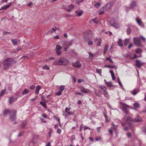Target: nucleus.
Listing matches in <instances>:
<instances>
[{
    "mask_svg": "<svg viewBox=\"0 0 146 146\" xmlns=\"http://www.w3.org/2000/svg\"><path fill=\"white\" fill-rule=\"evenodd\" d=\"M104 13V11L103 10H101L99 13V14L101 15L103 14Z\"/></svg>",
    "mask_w": 146,
    "mask_h": 146,
    "instance_id": "nucleus-54",
    "label": "nucleus"
},
{
    "mask_svg": "<svg viewBox=\"0 0 146 146\" xmlns=\"http://www.w3.org/2000/svg\"><path fill=\"white\" fill-rule=\"evenodd\" d=\"M136 66L138 68H140L141 66L144 64V63L142 62L141 60H136L135 61Z\"/></svg>",
    "mask_w": 146,
    "mask_h": 146,
    "instance_id": "nucleus-8",
    "label": "nucleus"
},
{
    "mask_svg": "<svg viewBox=\"0 0 146 146\" xmlns=\"http://www.w3.org/2000/svg\"><path fill=\"white\" fill-rule=\"evenodd\" d=\"M68 7L70 9H73L74 8V6L72 5H70L68 6Z\"/></svg>",
    "mask_w": 146,
    "mask_h": 146,
    "instance_id": "nucleus-52",
    "label": "nucleus"
},
{
    "mask_svg": "<svg viewBox=\"0 0 146 146\" xmlns=\"http://www.w3.org/2000/svg\"><path fill=\"white\" fill-rule=\"evenodd\" d=\"M93 44V42L91 40H89L88 42V44L90 45H92Z\"/></svg>",
    "mask_w": 146,
    "mask_h": 146,
    "instance_id": "nucleus-55",
    "label": "nucleus"
},
{
    "mask_svg": "<svg viewBox=\"0 0 146 146\" xmlns=\"http://www.w3.org/2000/svg\"><path fill=\"white\" fill-rule=\"evenodd\" d=\"M139 37L144 42H145V38L144 37L141 35L139 36Z\"/></svg>",
    "mask_w": 146,
    "mask_h": 146,
    "instance_id": "nucleus-42",
    "label": "nucleus"
},
{
    "mask_svg": "<svg viewBox=\"0 0 146 146\" xmlns=\"http://www.w3.org/2000/svg\"><path fill=\"white\" fill-rule=\"evenodd\" d=\"M9 110L8 109H6L3 112V114L4 115H7L9 112Z\"/></svg>",
    "mask_w": 146,
    "mask_h": 146,
    "instance_id": "nucleus-25",
    "label": "nucleus"
},
{
    "mask_svg": "<svg viewBox=\"0 0 146 146\" xmlns=\"http://www.w3.org/2000/svg\"><path fill=\"white\" fill-rule=\"evenodd\" d=\"M131 31L130 29V27H128L127 28V34L128 35H129L131 33Z\"/></svg>",
    "mask_w": 146,
    "mask_h": 146,
    "instance_id": "nucleus-37",
    "label": "nucleus"
},
{
    "mask_svg": "<svg viewBox=\"0 0 146 146\" xmlns=\"http://www.w3.org/2000/svg\"><path fill=\"white\" fill-rule=\"evenodd\" d=\"M84 0H76L75 3L76 4H79Z\"/></svg>",
    "mask_w": 146,
    "mask_h": 146,
    "instance_id": "nucleus-33",
    "label": "nucleus"
},
{
    "mask_svg": "<svg viewBox=\"0 0 146 146\" xmlns=\"http://www.w3.org/2000/svg\"><path fill=\"white\" fill-rule=\"evenodd\" d=\"M136 3L135 1H132L130 5L131 7V8H133L136 7Z\"/></svg>",
    "mask_w": 146,
    "mask_h": 146,
    "instance_id": "nucleus-15",
    "label": "nucleus"
},
{
    "mask_svg": "<svg viewBox=\"0 0 146 146\" xmlns=\"http://www.w3.org/2000/svg\"><path fill=\"white\" fill-rule=\"evenodd\" d=\"M24 134V132H21V133H19L18 134V136L19 137H21V136H23Z\"/></svg>",
    "mask_w": 146,
    "mask_h": 146,
    "instance_id": "nucleus-49",
    "label": "nucleus"
},
{
    "mask_svg": "<svg viewBox=\"0 0 146 146\" xmlns=\"http://www.w3.org/2000/svg\"><path fill=\"white\" fill-rule=\"evenodd\" d=\"M62 48V47L59 45H57L56 46V49L57 50H61Z\"/></svg>",
    "mask_w": 146,
    "mask_h": 146,
    "instance_id": "nucleus-26",
    "label": "nucleus"
},
{
    "mask_svg": "<svg viewBox=\"0 0 146 146\" xmlns=\"http://www.w3.org/2000/svg\"><path fill=\"white\" fill-rule=\"evenodd\" d=\"M16 111L15 110H13L10 113V119L13 121L16 119Z\"/></svg>",
    "mask_w": 146,
    "mask_h": 146,
    "instance_id": "nucleus-6",
    "label": "nucleus"
},
{
    "mask_svg": "<svg viewBox=\"0 0 146 146\" xmlns=\"http://www.w3.org/2000/svg\"><path fill=\"white\" fill-rule=\"evenodd\" d=\"M102 40L101 39H100L98 41V43L97 44V45L98 46H99L100 45V44Z\"/></svg>",
    "mask_w": 146,
    "mask_h": 146,
    "instance_id": "nucleus-40",
    "label": "nucleus"
},
{
    "mask_svg": "<svg viewBox=\"0 0 146 146\" xmlns=\"http://www.w3.org/2000/svg\"><path fill=\"white\" fill-rule=\"evenodd\" d=\"M64 86L61 85L59 86V91L62 92L64 90Z\"/></svg>",
    "mask_w": 146,
    "mask_h": 146,
    "instance_id": "nucleus-24",
    "label": "nucleus"
},
{
    "mask_svg": "<svg viewBox=\"0 0 146 146\" xmlns=\"http://www.w3.org/2000/svg\"><path fill=\"white\" fill-rule=\"evenodd\" d=\"M72 80H73L74 82H76V79L73 76L72 77Z\"/></svg>",
    "mask_w": 146,
    "mask_h": 146,
    "instance_id": "nucleus-60",
    "label": "nucleus"
},
{
    "mask_svg": "<svg viewBox=\"0 0 146 146\" xmlns=\"http://www.w3.org/2000/svg\"><path fill=\"white\" fill-rule=\"evenodd\" d=\"M127 56L129 57L131 59H132V57L131 56L130 53H128L127 55Z\"/></svg>",
    "mask_w": 146,
    "mask_h": 146,
    "instance_id": "nucleus-59",
    "label": "nucleus"
},
{
    "mask_svg": "<svg viewBox=\"0 0 146 146\" xmlns=\"http://www.w3.org/2000/svg\"><path fill=\"white\" fill-rule=\"evenodd\" d=\"M81 64L79 62H76L72 63V66L74 67L79 68L81 67Z\"/></svg>",
    "mask_w": 146,
    "mask_h": 146,
    "instance_id": "nucleus-10",
    "label": "nucleus"
},
{
    "mask_svg": "<svg viewBox=\"0 0 146 146\" xmlns=\"http://www.w3.org/2000/svg\"><path fill=\"white\" fill-rule=\"evenodd\" d=\"M133 46V44H130L128 46V48L130 49L131 47Z\"/></svg>",
    "mask_w": 146,
    "mask_h": 146,
    "instance_id": "nucleus-64",
    "label": "nucleus"
},
{
    "mask_svg": "<svg viewBox=\"0 0 146 146\" xmlns=\"http://www.w3.org/2000/svg\"><path fill=\"white\" fill-rule=\"evenodd\" d=\"M61 130L60 129H58L57 131V133L60 134L61 133Z\"/></svg>",
    "mask_w": 146,
    "mask_h": 146,
    "instance_id": "nucleus-56",
    "label": "nucleus"
},
{
    "mask_svg": "<svg viewBox=\"0 0 146 146\" xmlns=\"http://www.w3.org/2000/svg\"><path fill=\"white\" fill-rule=\"evenodd\" d=\"M72 43V40H66L63 42L62 46L64 49L66 50L68 48L69 46Z\"/></svg>",
    "mask_w": 146,
    "mask_h": 146,
    "instance_id": "nucleus-2",
    "label": "nucleus"
},
{
    "mask_svg": "<svg viewBox=\"0 0 146 146\" xmlns=\"http://www.w3.org/2000/svg\"><path fill=\"white\" fill-rule=\"evenodd\" d=\"M68 62V61L66 58H61L58 60L57 64L60 65H65L67 64Z\"/></svg>",
    "mask_w": 146,
    "mask_h": 146,
    "instance_id": "nucleus-4",
    "label": "nucleus"
},
{
    "mask_svg": "<svg viewBox=\"0 0 146 146\" xmlns=\"http://www.w3.org/2000/svg\"><path fill=\"white\" fill-rule=\"evenodd\" d=\"M105 66L106 67H108V68H115V66L114 65L111 66L110 65H105Z\"/></svg>",
    "mask_w": 146,
    "mask_h": 146,
    "instance_id": "nucleus-28",
    "label": "nucleus"
},
{
    "mask_svg": "<svg viewBox=\"0 0 146 146\" xmlns=\"http://www.w3.org/2000/svg\"><path fill=\"white\" fill-rule=\"evenodd\" d=\"M11 41L14 45H15L17 43V40L15 39L12 40Z\"/></svg>",
    "mask_w": 146,
    "mask_h": 146,
    "instance_id": "nucleus-23",
    "label": "nucleus"
},
{
    "mask_svg": "<svg viewBox=\"0 0 146 146\" xmlns=\"http://www.w3.org/2000/svg\"><path fill=\"white\" fill-rule=\"evenodd\" d=\"M104 81L106 82L107 85L110 87H111L113 86V85L112 83L111 82H107L105 80H104Z\"/></svg>",
    "mask_w": 146,
    "mask_h": 146,
    "instance_id": "nucleus-21",
    "label": "nucleus"
},
{
    "mask_svg": "<svg viewBox=\"0 0 146 146\" xmlns=\"http://www.w3.org/2000/svg\"><path fill=\"white\" fill-rule=\"evenodd\" d=\"M129 39L126 38L124 41V45L125 46H126L127 45L128 43L129 42Z\"/></svg>",
    "mask_w": 146,
    "mask_h": 146,
    "instance_id": "nucleus-22",
    "label": "nucleus"
},
{
    "mask_svg": "<svg viewBox=\"0 0 146 146\" xmlns=\"http://www.w3.org/2000/svg\"><path fill=\"white\" fill-rule=\"evenodd\" d=\"M139 88L135 89H134L131 92L132 94L134 95H136L138 92H139Z\"/></svg>",
    "mask_w": 146,
    "mask_h": 146,
    "instance_id": "nucleus-12",
    "label": "nucleus"
},
{
    "mask_svg": "<svg viewBox=\"0 0 146 146\" xmlns=\"http://www.w3.org/2000/svg\"><path fill=\"white\" fill-rule=\"evenodd\" d=\"M15 63V61L12 58H7L3 62V64L4 66V69L6 70L9 68L11 65Z\"/></svg>",
    "mask_w": 146,
    "mask_h": 146,
    "instance_id": "nucleus-1",
    "label": "nucleus"
},
{
    "mask_svg": "<svg viewBox=\"0 0 146 146\" xmlns=\"http://www.w3.org/2000/svg\"><path fill=\"white\" fill-rule=\"evenodd\" d=\"M134 56L133 57H132V59H134L135 58H137V57H138V56H137L136 54H134Z\"/></svg>",
    "mask_w": 146,
    "mask_h": 146,
    "instance_id": "nucleus-53",
    "label": "nucleus"
},
{
    "mask_svg": "<svg viewBox=\"0 0 146 146\" xmlns=\"http://www.w3.org/2000/svg\"><path fill=\"white\" fill-rule=\"evenodd\" d=\"M97 73H98L100 75H101L102 73V69H96V70Z\"/></svg>",
    "mask_w": 146,
    "mask_h": 146,
    "instance_id": "nucleus-32",
    "label": "nucleus"
},
{
    "mask_svg": "<svg viewBox=\"0 0 146 146\" xmlns=\"http://www.w3.org/2000/svg\"><path fill=\"white\" fill-rule=\"evenodd\" d=\"M133 40L134 44L136 46L139 47H141L142 46L140 39L139 38L134 37Z\"/></svg>",
    "mask_w": 146,
    "mask_h": 146,
    "instance_id": "nucleus-5",
    "label": "nucleus"
},
{
    "mask_svg": "<svg viewBox=\"0 0 146 146\" xmlns=\"http://www.w3.org/2000/svg\"><path fill=\"white\" fill-rule=\"evenodd\" d=\"M127 135L129 138H130L131 136V135L130 133H129L127 134Z\"/></svg>",
    "mask_w": 146,
    "mask_h": 146,
    "instance_id": "nucleus-58",
    "label": "nucleus"
},
{
    "mask_svg": "<svg viewBox=\"0 0 146 146\" xmlns=\"http://www.w3.org/2000/svg\"><path fill=\"white\" fill-rule=\"evenodd\" d=\"M29 92V91L27 89H25L23 90V91L22 93V94L23 95L26 94H27Z\"/></svg>",
    "mask_w": 146,
    "mask_h": 146,
    "instance_id": "nucleus-29",
    "label": "nucleus"
},
{
    "mask_svg": "<svg viewBox=\"0 0 146 146\" xmlns=\"http://www.w3.org/2000/svg\"><path fill=\"white\" fill-rule=\"evenodd\" d=\"M141 52V50L140 48H138L135 50L136 53L138 54Z\"/></svg>",
    "mask_w": 146,
    "mask_h": 146,
    "instance_id": "nucleus-41",
    "label": "nucleus"
},
{
    "mask_svg": "<svg viewBox=\"0 0 146 146\" xmlns=\"http://www.w3.org/2000/svg\"><path fill=\"white\" fill-rule=\"evenodd\" d=\"M118 45L121 47H122L123 46L122 40L121 39H119L117 42Z\"/></svg>",
    "mask_w": 146,
    "mask_h": 146,
    "instance_id": "nucleus-13",
    "label": "nucleus"
},
{
    "mask_svg": "<svg viewBox=\"0 0 146 146\" xmlns=\"http://www.w3.org/2000/svg\"><path fill=\"white\" fill-rule=\"evenodd\" d=\"M42 68L47 70L49 69V67L46 65H45L44 66H43Z\"/></svg>",
    "mask_w": 146,
    "mask_h": 146,
    "instance_id": "nucleus-44",
    "label": "nucleus"
},
{
    "mask_svg": "<svg viewBox=\"0 0 146 146\" xmlns=\"http://www.w3.org/2000/svg\"><path fill=\"white\" fill-rule=\"evenodd\" d=\"M88 53L89 54V57H90L91 58H92L94 56L93 54L90 52H89Z\"/></svg>",
    "mask_w": 146,
    "mask_h": 146,
    "instance_id": "nucleus-48",
    "label": "nucleus"
},
{
    "mask_svg": "<svg viewBox=\"0 0 146 146\" xmlns=\"http://www.w3.org/2000/svg\"><path fill=\"white\" fill-rule=\"evenodd\" d=\"M101 5V4L100 3H96L95 5L94 6L96 8H98L100 7Z\"/></svg>",
    "mask_w": 146,
    "mask_h": 146,
    "instance_id": "nucleus-30",
    "label": "nucleus"
},
{
    "mask_svg": "<svg viewBox=\"0 0 146 146\" xmlns=\"http://www.w3.org/2000/svg\"><path fill=\"white\" fill-rule=\"evenodd\" d=\"M62 92L59 91L56 93V95L57 96H60L62 94Z\"/></svg>",
    "mask_w": 146,
    "mask_h": 146,
    "instance_id": "nucleus-50",
    "label": "nucleus"
},
{
    "mask_svg": "<svg viewBox=\"0 0 146 146\" xmlns=\"http://www.w3.org/2000/svg\"><path fill=\"white\" fill-rule=\"evenodd\" d=\"M40 89V86H37L35 90V93L36 94H38L39 93V90Z\"/></svg>",
    "mask_w": 146,
    "mask_h": 146,
    "instance_id": "nucleus-18",
    "label": "nucleus"
},
{
    "mask_svg": "<svg viewBox=\"0 0 146 146\" xmlns=\"http://www.w3.org/2000/svg\"><path fill=\"white\" fill-rule=\"evenodd\" d=\"M133 106L134 107L136 108H138L139 107V104L136 103H134L133 104Z\"/></svg>",
    "mask_w": 146,
    "mask_h": 146,
    "instance_id": "nucleus-34",
    "label": "nucleus"
},
{
    "mask_svg": "<svg viewBox=\"0 0 146 146\" xmlns=\"http://www.w3.org/2000/svg\"><path fill=\"white\" fill-rule=\"evenodd\" d=\"M75 94H76L82 96H83V94L82 93H81V92H75Z\"/></svg>",
    "mask_w": 146,
    "mask_h": 146,
    "instance_id": "nucleus-46",
    "label": "nucleus"
},
{
    "mask_svg": "<svg viewBox=\"0 0 146 146\" xmlns=\"http://www.w3.org/2000/svg\"><path fill=\"white\" fill-rule=\"evenodd\" d=\"M82 88L83 89L81 90V91L83 93H88L89 90L87 88H84V87H82Z\"/></svg>",
    "mask_w": 146,
    "mask_h": 146,
    "instance_id": "nucleus-14",
    "label": "nucleus"
},
{
    "mask_svg": "<svg viewBox=\"0 0 146 146\" xmlns=\"http://www.w3.org/2000/svg\"><path fill=\"white\" fill-rule=\"evenodd\" d=\"M119 104H120L123 106L124 107V108L125 109H126L127 108H128L129 107V106L124 103L119 102Z\"/></svg>",
    "mask_w": 146,
    "mask_h": 146,
    "instance_id": "nucleus-17",
    "label": "nucleus"
},
{
    "mask_svg": "<svg viewBox=\"0 0 146 146\" xmlns=\"http://www.w3.org/2000/svg\"><path fill=\"white\" fill-rule=\"evenodd\" d=\"M13 99L12 97H10L9 99V102L10 103H11L13 102Z\"/></svg>",
    "mask_w": 146,
    "mask_h": 146,
    "instance_id": "nucleus-43",
    "label": "nucleus"
},
{
    "mask_svg": "<svg viewBox=\"0 0 146 146\" xmlns=\"http://www.w3.org/2000/svg\"><path fill=\"white\" fill-rule=\"evenodd\" d=\"M82 12L80 11L78 13L77 15L78 16H80L82 15Z\"/></svg>",
    "mask_w": 146,
    "mask_h": 146,
    "instance_id": "nucleus-57",
    "label": "nucleus"
},
{
    "mask_svg": "<svg viewBox=\"0 0 146 146\" xmlns=\"http://www.w3.org/2000/svg\"><path fill=\"white\" fill-rule=\"evenodd\" d=\"M99 87L103 91L105 92L107 90V88L105 86L101 85L99 86Z\"/></svg>",
    "mask_w": 146,
    "mask_h": 146,
    "instance_id": "nucleus-19",
    "label": "nucleus"
},
{
    "mask_svg": "<svg viewBox=\"0 0 146 146\" xmlns=\"http://www.w3.org/2000/svg\"><path fill=\"white\" fill-rule=\"evenodd\" d=\"M111 56H110L109 57H107L106 58V60L108 61H110L111 59Z\"/></svg>",
    "mask_w": 146,
    "mask_h": 146,
    "instance_id": "nucleus-62",
    "label": "nucleus"
},
{
    "mask_svg": "<svg viewBox=\"0 0 146 146\" xmlns=\"http://www.w3.org/2000/svg\"><path fill=\"white\" fill-rule=\"evenodd\" d=\"M136 21L139 25L141 26L142 25L143 23L140 19L139 18H136Z\"/></svg>",
    "mask_w": 146,
    "mask_h": 146,
    "instance_id": "nucleus-16",
    "label": "nucleus"
},
{
    "mask_svg": "<svg viewBox=\"0 0 146 146\" xmlns=\"http://www.w3.org/2000/svg\"><path fill=\"white\" fill-rule=\"evenodd\" d=\"M110 24L116 29H118L119 27V25L116 22H114L113 24L110 23Z\"/></svg>",
    "mask_w": 146,
    "mask_h": 146,
    "instance_id": "nucleus-11",
    "label": "nucleus"
},
{
    "mask_svg": "<svg viewBox=\"0 0 146 146\" xmlns=\"http://www.w3.org/2000/svg\"><path fill=\"white\" fill-rule=\"evenodd\" d=\"M54 32H55V29L54 28H52L51 31L48 32L47 34H51Z\"/></svg>",
    "mask_w": 146,
    "mask_h": 146,
    "instance_id": "nucleus-27",
    "label": "nucleus"
},
{
    "mask_svg": "<svg viewBox=\"0 0 146 146\" xmlns=\"http://www.w3.org/2000/svg\"><path fill=\"white\" fill-rule=\"evenodd\" d=\"M6 91V89L3 90L0 93V96H3L5 93Z\"/></svg>",
    "mask_w": 146,
    "mask_h": 146,
    "instance_id": "nucleus-35",
    "label": "nucleus"
},
{
    "mask_svg": "<svg viewBox=\"0 0 146 146\" xmlns=\"http://www.w3.org/2000/svg\"><path fill=\"white\" fill-rule=\"evenodd\" d=\"M56 54L58 55H60L61 53V50H56Z\"/></svg>",
    "mask_w": 146,
    "mask_h": 146,
    "instance_id": "nucleus-39",
    "label": "nucleus"
},
{
    "mask_svg": "<svg viewBox=\"0 0 146 146\" xmlns=\"http://www.w3.org/2000/svg\"><path fill=\"white\" fill-rule=\"evenodd\" d=\"M35 88V86L34 85H32L30 86V89H34Z\"/></svg>",
    "mask_w": 146,
    "mask_h": 146,
    "instance_id": "nucleus-51",
    "label": "nucleus"
},
{
    "mask_svg": "<svg viewBox=\"0 0 146 146\" xmlns=\"http://www.w3.org/2000/svg\"><path fill=\"white\" fill-rule=\"evenodd\" d=\"M112 125H113V128L115 130H116L117 128L118 127V125H115L113 123H112Z\"/></svg>",
    "mask_w": 146,
    "mask_h": 146,
    "instance_id": "nucleus-36",
    "label": "nucleus"
},
{
    "mask_svg": "<svg viewBox=\"0 0 146 146\" xmlns=\"http://www.w3.org/2000/svg\"><path fill=\"white\" fill-rule=\"evenodd\" d=\"M21 48H17L16 49H15L13 50V52H17L19 50H21Z\"/></svg>",
    "mask_w": 146,
    "mask_h": 146,
    "instance_id": "nucleus-47",
    "label": "nucleus"
},
{
    "mask_svg": "<svg viewBox=\"0 0 146 146\" xmlns=\"http://www.w3.org/2000/svg\"><path fill=\"white\" fill-rule=\"evenodd\" d=\"M108 47V46L107 45H105V46L104 47V53L106 52L107 51Z\"/></svg>",
    "mask_w": 146,
    "mask_h": 146,
    "instance_id": "nucleus-38",
    "label": "nucleus"
},
{
    "mask_svg": "<svg viewBox=\"0 0 146 146\" xmlns=\"http://www.w3.org/2000/svg\"><path fill=\"white\" fill-rule=\"evenodd\" d=\"M11 3H8L7 4L4 5L3 7H1V8L0 9V10L2 9H6L8 8L11 5Z\"/></svg>",
    "mask_w": 146,
    "mask_h": 146,
    "instance_id": "nucleus-9",
    "label": "nucleus"
},
{
    "mask_svg": "<svg viewBox=\"0 0 146 146\" xmlns=\"http://www.w3.org/2000/svg\"><path fill=\"white\" fill-rule=\"evenodd\" d=\"M92 34V32L91 31H86L84 34L85 39L86 40L89 39Z\"/></svg>",
    "mask_w": 146,
    "mask_h": 146,
    "instance_id": "nucleus-3",
    "label": "nucleus"
},
{
    "mask_svg": "<svg viewBox=\"0 0 146 146\" xmlns=\"http://www.w3.org/2000/svg\"><path fill=\"white\" fill-rule=\"evenodd\" d=\"M84 129L85 130L87 129H89V130H90L91 129L89 127H86V126L84 127Z\"/></svg>",
    "mask_w": 146,
    "mask_h": 146,
    "instance_id": "nucleus-61",
    "label": "nucleus"
},
{
    "mask_svg": "<svg viewBox=\"0 0 146 146\" xmlns=\"http://www.w3.org/2000/svg\"><path fill=\"white\" fill-rule=\"evenodd\" d=\"M124 119L128 122H129V121L130 120H131V121L132 122H140L141 121V120L138 119H131L130 118L128 117L127 116H125L124 117Z\"/></svg>",
    "mask_w": 146,
    "mask_h": 146,
    "instance_id": "nucleus-7",
    "label": "nucleus"
},
{
    "mask_svg": "<svg viewBox=\"0 0 146 146\" xmlns=\"http://www.w3.org/2000/svg\"><path fill=\"white\" fill-rule=\"evenodd\" d=\"M40 104L42 105V106H43L45 108H46L47 106L46 104L42 102H40Z\"/></svg>",
    "mask_w": 146,
    "mask_h": 146,
    "instance_id": "nucleus-31",
    "label": "nucleus"
},
{
    "mask_svg": "<svg viewBox=\"0 0 146 146\" xmlns=\"http://www.w3.org/2000/svg\"><path fill=\"white\" fill-rule=\"evenodd\" d=\"M103 94L105 97H108V94L107 92L105 91L103 93Z\"/></svg>",
    "mask_w": 146,
    "mask_h": 146,
    "instance_id": "nucleus-45",
    "label": "nucleus"
},
{
    "mask_svg": "<svg viewBox=\"0 0 146 146\" xmlns=\"http://www.w3.org/2000/svg\"><path fill=\"white\" fill-rule=\"evenodd\" d=\"M110 73L111 74V77H112V78L113 80H115V77L114 74V73L113 72L112 70H111L110 71Z\"/></svg>",
    "mask_w": 146,
    "mask_h": 146,
    "instance_id": "nucleus-20",
    "label": "nucleus"
},
{
    "mask_svg": "<svg viewBox=\"0 0 146 146\" xmlns=\"http://www.w3.org/2000/svg\"><path fill=\"white\" fill-rule=\"evenodd\" d=\"M40 119L41 120L42 122L44 123H46V121L45 119H42V118H41Z\"/></svg>",
    "mask_w": 146,
    "mask_h": 146,
    "instance_id": "nucleus-63",
    "label": "nucleus"
}]
</instances>
